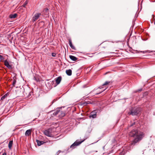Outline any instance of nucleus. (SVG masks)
<instances>
[{"mask_svg": "<svg viewBox=\"0 0 155 155\" xmlns=\"http://www.w3.org/2000/svg\"><path fill=\"white\" fill-rule=\"evenodd\" d=\"M129 135L130 136L135 138L131 143V145H133L140 141L144 136V134L143 133L139 132L136 130L131 131Z\"/></svg>", "mask_w": 155, "mask_h": 155, "instance_id": "1", "label": "nucleus"}, {"mask_svg": "<svg viewBox=\"0 0 155 155\" xmlns=\"http://www.w3.org/2000/svg\"><path fill=\"white\" fill-rule=\"evenodd\" d=\"M62 107L58 108L54 111H52L51 113H52L53 115L55 116L57 115L58 114V115L60 116H64L65 115V112L64 110H63Z\"/></svg>", "mask_w": 155, "mask_h": 155, "instance_id": "2", "label": "nucleus"}, {"mask_svg": "<svg viewBox=\"0 0 155 155\" xmlns=\"http://www.w3.org/2000/svg\"><path fill=\"white\" fill-rule=\"evenodd\" d=\"M87 138H86L84 140L80 141L79 140H77L75 141L73 143L70 147V148H72L73 149L76 146H77L80 144H81L82 142H84Z\"/></svg>", "mask_w": 155, "mask_h": 155, "instance_id": "3", "label": "nucleus"}, {"mask_svg": "<svg viewBox=\"0 0 155 155\" xmlns=\"http://www.w3.org/2000/svg\"><path fill=\"white\" fill-rule=\"evenodd\" d=\"M140 111L138 110V109L135 110H132L130 113H129L128 114V115H137L139 113Z\"/></svg>", "mask_w": 155, "mask_h": 155, "instance_id": "4", "label": "nucleus"}, {"mask_svg": "<svg viewBox=\"0 0 155 155\" xmlns=\"http://www.w3.org/2000/svg\"><path fill=\"white\" fill-rule=\"evenodd\" d=\"M41 15V14L40 13H37L35 14L32 18V21L34 22L36 21Z\"/></svg>", "mask_w": 155, "mask_h": 155, "instance_id": "5", "label": "nucleus"}, {"mask_svg": "<svg viewBox=\"0 0 155 155\" xmlns=\"http://www.w3.org/2000/svg\"><path fill=\"white\" fill-rule=\"evenodd\" d=\"M51 129H49L46 130H45L44 131V133L45 135L47 136L51 137L52 134L51 133Z\"/></svg>", "mask_w": 155, "mask_h": 155, "instance_id": "6", "label": "nucleus"}, {"mask_svg": "<svg viewBox=\"0 0 155 155\" xmlns=\"http://www.w3.org/2000/svg\"><path fill=\"white\" fill-rule=\"evenodd\" d=\"M97 111V110H94L90 113V115L89 116H96L97 115L96 114Z\"/></svg>", "mask_w": 155, "mask_h": 155, "instance_id": "7", "label": "nucleus"}, {"mask_svg": "<svg viewBox=\"0 0 155 155\" xmlns=\"http://www.w3.org/2000/svg\"><path fill=\"white\" fill-rule=\"evenodd\" d=\"M4 64L8 68H11L12 67L11 65L9 64L7 60H5L4 61Z\"/></svg>", "mask_w": 155, "mask_h": 155, "instance_id": "8", "label": "nucleus"}, {"mask_svg": "<svg viewBox=\"0 0 155 155\" xmlns=\"http://www.w3.org/2000/svg\"><path fill=\"white\" fill-rule=\"evenodd\" d=\"M36 142H37V145L38 146H40L45 143V142L43 141H40L38 140H36Z\"/></svg>", "mask_w": 155, "mask_h": 155, "instance_id": "9", "label": "nucleus"}, {"mask_svg": "<svg viewBox=\"0 0 155 155\" xmlns=\"http://www.w3.org/2000/svg\"><path fill=\"white\" fill-rule=\"evenodd\" d=\"M31 130L30 129L27 130L25 133V135L26 136H29L31 135Z\"/></svg>", "mask_w": 155, "mask_h": 155, "instance_id": "10", "label": "nucleus"}, {"mask_svg": "<svg viewBox=\"0 0 155 155\" xmlns=\"http://www.w3.org/2000/svg\"><path fill=\"white\" fill-rule=\"evenodd\" d=\"M61 80V76L57 78L55 80L57 84H59Z\"/></svg>", "mask_w": 155, "mask_h": 155, "instance_id": "11", "label": "nucleus"}, {"mask_svg": "<svg viewBox=\"0 0 155 155\" xmlns=\"http://www.w3.org/2000/svg\"><path fill=\"white\" fill-rule=\"evenodd\" d=\"M69 45L73 49L75 50V47L72 45L71 40V39L69 40Z\"/></svg>", "mask_w": 155, "mask_h": 155, "instance_id": "12", "label": "nucleus"}, {"mask_svg": "<svg viewBox=\"0 0 155 155\" xmlns=\"http://www.w3.org/2000/svg\"><path fill=\"white\" fill-rule=\"evenodd\" d=\"M66 72L67 74L69 76H70L72 74V71L71 69L66 70Z\"/></svg>", "mask_w": 155, "mask_h": 155, "instance_id": "13", "label": "nucleus"}, {"mask_svg": "<svg viewBox=\"0 0 155 155\" xmlns=\"http://www.w3.org/2000/svg\"><path fill=\"white\" fill-rule=\"evenodd\" d=\"M70 58L73 61H75L77 59V58L75 57L72 56V55H70L69 56Z\"/></svg>", "mask_w": 155, "mask_h": 155, "instance_id": "14", "label": "nucleus"}, {"mask_svg": "<svg viewBox=\"0 0 155 155\" xmlns=\"http://www.w3.org/2000/svg\"><path fill=\"white\" fill-rule=\"evenodd\" d=\"M13 143V141L12 140L10 141L8 143V147L10 149L12 146Z\"/></svg>", "mask_w": 155, "mask_h": 155, "instance_id": "15", "label": "nucleus"}, {"mask_svg": "<svg viewBox=\"0 0 155 155\" xmlns=\"http://www.w3.org/2000/svg\"><path fill=\"white\" fill-rule=\"evenodd\" d=\"M17 16V15L16 14H12L10 15V18H15Z\"/></svg>", "mask_w": 155, "mask_h": 155, "instance_id": "16", "label": "nucleus"}, {"mask_svg": "<svg viewBox=\"0 0 155 155\" xmlns=\"http://www.w3.org/2000/svg\"><path fill=\"white\" fill-rule=\"evenodd\" d=\"M110 83L109 82H108V81H106L102 85V88H104V86H106L107 85H108L109 83Z\"/></svg>", "mask_w": 155, "mask_h": 155, "instance_id": "17", "label": "nucleus"}, {"mask_svg": "<svg viewBox=\"0 0 155 155\" xmlns=\"http://www.w3.org/2000/svg\"><path fill=\"white\" fill-rule=\"evenodd\" d=\"M16 83V80L14 79L12 83V85L13 86H14V87L15 86V85Z\"/></svg>", "mask_w": 155, "mask_h": 155, "instance_id": "18", "label": "nucleus"}, {"mask_svg": "<svg viewBox=\"0 0 155 155\" xmlns=\"http://www.w3.org/2000/svg\"><path fill=\"white\" fill-rule=\"evenodd\" d=\"M7 96V95L6 94H5V95H4L1 98V100H4V99H5V97Z\"/></svg>", "mask_w": 155, "mask_h": 155, "instance_id": "19", "label": "nucleus"}, {"mask_svg": "<svg viewBox=\"0 0 155 155\" xmlns=\"http://www.w3.org/2000/svg\"><path fill=\"white\" fill-rule=\"evenodd\" d=\"M4 59V57L0 55V61H2V60H3Z\"/></svg>", "mask_w": 155, "mask_h": 155, "instance_id": "20", "label": "nucleus"}, {"mask_svg": "<svg viewBox=\"0 0 155 155\" xmlns=\"http://www.w3.org/2000/svg\"><path fill=\"white\" fill-rule=\"evenodd\" d=\"M81 119L84 120V119H83V117L79 118H78L77 119V120L78 121H79L80 120H81Z\"/></svg>", "mask_w": 155, "mask_h": 155, "instance_id": "21", "label": "nucleus"}, {"mask_svg": "<svg viewBox=\"0 0 155 155\" xmlns=\"http://www.w3.org/2000/svg\"><path fill=\"white\" fill-rule=\"evenodd\" d=\"M61 152V150H59L58 151L57 153H56V155H58V154H59V153H60Z\"/></svg>", "mask_w": 155, "mask_h": 155, "instance_id": "22", "label": "nucleus"}, {"mask_svg": "<svg viewBox=\"0 0 155 155\" xmlns=\"http://www.w3.org/2000/svg\"><path fill=\"white\" fill-rule=\"evenodd\" d=\"M52 56L53 57H55V56L56 54L54 53H52Z\"/></svg>", "mask_w": 155, "mask_h": 155, "instance_id": "23", "label": "nucleus"}, {"mask_svg": "<svg viewBox=\"0 0 155 155\" xmlns=\"http://www.w3.org/2000/svg\"><path fill=\"white\" fill-rule=\"evenodd\" d=\"M28 95L27 96V95L26 96H27L28 97V96H29V94H30V92H28ZM26 94L27 95V93H26Z\"/></svg>", "mask_w": 155, "mask_h": 155, "instance_id": "24", "label": "nucleus"}, {"mask_svg": "<svg viewBox=\"0 0 155 155\" xmlns=\"http://www.w3.org/2000/svg\"><path fill=\"white\" fill-rule=\"evenodd\" d=\"M27 4V2H25L24 4V6H25V5H26Z\"/></svg>", "mask_w": 155, "mask_h": 155, "instance_id": "25", "label": "nucleus"}, {"mask_svg": "<svg viewBox=\"0 0 155 155\" xmlns=\"http://www.w3.org/2000/svg\"><path fill=\"white\" fill-rule=\"evenodd\" d=\"M45 10L46 11H48V9H46Z\"/></svg>", "mask_w": 155, "mask_h": 155, "instance_id": "26", "label": "nucleus"}, {"mask_svg": "<svg viewBox=\"0 0 155 155\" xmlns=\"http://www.w3.org/2000/svg\"><path fill=\"white\" fill-rule=\"evenodd\" d=\"M105 87L106 88L103 91H104V90H106V89L107 88V87Z\"/></svg>", "mask_w": 155, "mask_h": 155, "instance_id": "27", "label": "nucleus"}, {"mask_svg": "<svg viewBox=\"0 0 155 155\" xmlns=\"http://www.w3.org/2000/svg\"><path fill=\"white\" fill-rule=\"evenodd\" d=\"M92 118H94L95 117H92Z\"/></svg>", "mask_w": 155, "mask_h": 155, "instance_id": "28", "label": "nucleus"}, {"mask_svg": "<svg viewBox=\"0 0 155 155\" xmlns=\"http://www.w3.org/2000/svg\"><path fill=\"white\" fill-rule=\"evenodd\" d=\"M26 93V92L25 91H24V94L25 95V93Z\"/></svg>", "mask_w": 155, "mask_h": 155, "instance_id": "29", "label": "nucleus"}, {"mask_svg": "<svg viewBox=\"0 0 155 155\" xmlns=\"http://www.w3.org/2000/svg\"><path fill=\"white\" fill-rule=\"evenodd\" d=\"M133 124L131 125L130 126V127L132 126H133Z\"/></svg>", "mask_w": 155, "mask_h": 155, "instance_id": "30", "label": "nucleus"}, {"mask_svg": "<svg viewBox=\"0 0 155 155\" xmlns=\"http://www.w3.org/2000/svg\"><path fill=\"white\" fill-rule=\"evenodd\" d=\"M102 91H101V92H100V93H101L102 92Z\"/></svg>", "mask_w": 155, "mask_h": 155, "instance_id": "31", "label": "nucleus"}]
</instances>
